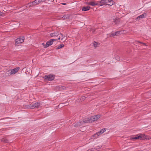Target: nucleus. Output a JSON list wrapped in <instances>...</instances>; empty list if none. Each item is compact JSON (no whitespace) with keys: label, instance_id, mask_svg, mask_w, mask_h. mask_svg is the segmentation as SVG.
<instances>
[{"label":"nucleus","instance_id":"1","mask_svg":"<svg viewBox=\"0 0 151 151\" xmlns=\"http://www.w3.org/2000/svg\"><path fill=\"white\" fill-rule=\"evenodd\" d=\"M150 139V138L149 137H148L144 134H139L132 138V139L133 140L136 139Z\"/></svg>","mask_w":151,"mask_h":151},{"label":"nucleus","instance_id":"2","mask_svg":"<svg viewBox=\"0 0 151 151\" xmlns=\"http://www.w3.org/2000/svg\"><path fill=\"white\" fill-rule=\"evenodd\" d=\"M113 1L112 0H101L100 2L101 6L107 5L111 6L113 4Z\"/></svg>","mask_w":151,"mask_h":151},{"label":"nucleus","instance_id":"3","mask_svg":"<svg viewBox=\"0 0 151 151\" xmlns=\"http://www.w3.org/2000/svg\"><path fill=\"white\" fill-rule=\"evenodd\" d=\"M55 77L54 75L50 74L45 76L43 77L46 81H51L53 80Z\"/></svg>","mask_w":151,"mask_h":151},{"label":"nucleus","instance_id":"4","mask_svg":"<svg viewBox=\"0 0 151 151\" xmlns=\"http://www.w3.org/2000/svg\"><path fill=\"white\" fill-rule=\"evenodd\" d=\"M24 39V37H20L17 38L15 40V44L17 45L23 42Z\"/></svg>","mask_w":151,"mask_h":151},{"label":"nucleus","instance_id":"5","mask_svg":"<svg viewBox=\"0 0 151 151\" xmlns=\"http://www.w3.org/2000/svg\"><path fill=\"white\" fill-rule=\"evenodd\" d=\"M106 129L105 128H104L98 132H96V134H95L94 135H93V137L95 138H97L99 136L104 133L106 131Z\"/></svg>","mask_w":151,"mask_h":151},{"label":"nucleus","instance_id":"6","mask_svg":"<svg viewBox=\"0 0 151 151\" xmlns=\"http://www.w3.org/2000/svg\"><path fill=\"white\" fill-rule=\"evenodd\" d=\"M19 69V67H17L15 68L12 69L11 70H9L8 71V72L9 73L10 75L11 74H14L17 73Z\"/></svg>","mask_w":151,"mask_h":151},{"label":"nucleus","instance_id":"7","mask_svg":"<svg viewBox=\"0 0 151 151\" xmlns=\"http://www.w3.org/2000/svg\"><path fill=\"white\" fill-rule=\"evenodd\" d=\"M24 107L25 109H34L35 108L33 103L27 105H24Z\"/></svg>","mask_w":151,"mask_h":151},{"label":"nucleus","instance_id":"8","mask_svg":"<svg viewBox=\"0 0 151 151\" xmlns=\"http://www.w3.org/2000/svg\"><path fill=\"white\" fill-rule=\"evenodd\" d=\"M56 40H55V39H51L49 40L46 42V47H48L49 46L52 45V44L53 42L56 41Z\"/></svg>","mask_w":151,"mask_h":151},{"label":"nucleus","instance_id":"9","mask_svg":"<svg viewBox=\"0 0 151 151\" xmlns=\"http://www.w3.org/2000/svg\"><path fill=\"white\" fill-rule=\"evenodd\" d=\"M100 115H97L96 116H93L90 117L91 119V121L92 122H93L96 121L97 120L99 119L100 117Z\"/></svg>","mask_w":151,"mask_h":151},{"label":"nucleus","instance_id":"10","mask_svg":"<svg viewBox=\"0 0 151 151\" xmlns=\"http://www.w3.org/2000/svg\"><path fill=\"white\" fill-rule=\"evenodd\" d=\"M147 15L146 13H144L138 16L136 18V20L140 19H141L145 18Z\"/></svg>","mask_w":151,"mask_h":151},{"label":"nucleus","instance_id":"11","mask_svg":"<svg viewBox=\"0 0 151 151\" xmlns=\"http://www.w3.org/2000/svg\"><path fill=\"white\" fill-rule=\"evenodd\" d=\"M83 123H91L92 122V121H91V119H90V118L85 119L83 120Z\"/></svg>","mask_w":151,"mask_h":151},{"label":"nucleus","instance_id":"12","mask_svg":"<svg viewBox=\"0 0 151 151\" xmlns=\"http://www.w3.org/2000/svg\"><path fill=\"white\" fill-rule=\"evenodd\" d=\"M33 103L35 108H39L40 106L42 105V103L41 102H39Z\"/></svg>","mask_w":151,"mask_h":151},{"label":"nucleus","instance_id":"13","mask_svg":"<svg viewBox=\"0 0 151 151\" xmlns=\"http://www.w3.org/2000/svg\"><path fill=\"white\" fill-rule=\"evenodd\" d=\"M36 5L34 1H32L31 2L29 3H28L27 6V7H32Z\"/></svg>","mask_w":151,"mask_h":151},{"label":"nucleus","instance_id":"14","mask_svg":"<svg viewBox=\"0 0 151 151\" xmlns=\"http://www.w3.org/2000/svg\"><path fill=\"white\" fill-rule=\"evenodd\" d=\"M87 4L90 5L92 6H94L97 5V3L95 1H91L86 3Z\"/></svg>","mask_w":151,"mask_h":151},{"label":"nucleus","instance_id":"15","mask_svg":"<svg viewBox=\"0 0 151 151\" xmlns=\"http://www.w3.org/2000/svg\"><path fill=\"white\" fill-rule=\"evenodd\" d=\"M83 124V122H82V121H80L74 125V127H78L81 126Z\"/></svg>","mask_w":151,"mask_h":151},{"label":"nucleus","instance_id":"16","mask_svg":"<svg viewBox=\"0 0 151 151\" xmlns=\"http://www.w3.org/2000/svg\"><path fill=\"white\" fill-rule=\"evenodd\" d=\"M90 7L89 6H83L82 7V10L83 11H86L89 10Z\"/></svg>","mask_w":151,"mask_h":151},{"label":"nucleus","instance_id":"17","mask_svg":"<svg viewBox=\"0 0 151 151\" xmlns=\"http://www.w3.org/2000/svg\"><path fill=\"white\" fill-rule=\"evenodd\" d=\"M1 141L3 142L8 143V140L6 138H4L1 139Z\"/></svg>","mask_w":151,"mask_h":151},{"label":"nucleus","instance_id":"18","mask_svg":"<svg viewBox=\"0 0 151 151\" xmlns=\"http://www.w3.org/2000/svg\"><path fill=\"white\" fill-rule=\"evenodd\" d=\"M101 148V146H98L97 147H95L94 148H92L91 149V150L90 151H94L96 150H98V149Z\"/></svg>","mask_w":151,"mask_h":151},{"label":"nucleus","instance_id":"19","mask_svg":"<svg viewBox=\"0 0 151 151\" xmlns=\"http://www.w3.org/2000/svg\"><path fill=\"white\" fill-rule=\"evenodd\" d=\"M120 21V19L118 18H116L114 20V22L116 24H117L119 23Z\"/></svg>","mask_w":151,"mask_h":151},{"label":"nucleus","instance_id":"20","mask_svg":"<svg viewBox=\"0 0 151 151\" xmlns=\"http://www.w3.org/2000/svg\"><path fill=\"white\" fill-rule=\"evenodd\" d=\"M58 35V34L56 33H52L50 34V36L52 37L54 36H57Z\"/></svg>","mask_w":151,"mask_h":151},{"label":"nucleus","instance_id":"21","mask_svg":"<svg viewBox=\"0 0 151 151\" xmlns=\"http://www.w3.org/2000/svg\"><path fill=\"white\" fill-rule=\"evenodd\" d=\"M64 45L63 44H61L60 45H59L58 47H57L56 49V50H58L60 48H61L63 47H64Z\"/></svg>","mask_w":151,"mask_h":151},{"label":"nucleus","instance_id":"22","mask_svg":"<svg viewBox=\"0 0 151 151\" xmlns=\"http://www.w3.org/2000/svg\"><path fill=\"white\" fill-rule=\"evenodd\" d=\"M115 33L116 34V35L117 36L118 35H119V34H120V33H122V31H116V32H115Z\"/></svg>","mask_w":151,"mask_h":151},{"label":"nucleus","instance_id":"23","mask_svg":"<svg viewBox=\"0 0 151 151\" xmlns=\"http://www.w3.org/2000/svg\"><path fill=\"white\" fill-rule=\"evenodd\" d=\"M69 18V16L68 15H64L62 17V18L64 19H67Z\"/></svg>","mask_w":151,"mask_h":151},{"label":"nucleus","instance_id":"24","mask_svg":"<svg viewBox=\"0 0 151 151\" xmlns=\"http://www.w3.org/2000/svg\"><path fill=\"white\" fill-rule=\"evenodd\" d=\"M99 45V43L96 42H94L93 43V45L94 47H96L97 45Z\"/></svg>","mask_w":151,"mask_h":151},{"label":"nucleus","instance_id":"25","mask_svg":"<svg viewBox=\"0 0 151 151\" xmlns=\"http://www.w3.org/2000/svg\"><path fill=\"white\" fill-rule=\"evenodd\" d=\"M34 1L35 2L36 5H38L40 3L39 0H35Z\"/></svg>","mask_w":151,"mask_h":151},{"label":"nucleus","instance_id":"26","mask_svg":"<svg viewBox=\"0 0 151 151\" xmlns=\"http://www.w3.org/2000/svg\"><path fill=\"white\" fill-rule=\"evenodd\" d=\"M136 42L140 43L142 44L143 43L142 42H139L138 41H136L135 42H134V44L135 45L136 44Z\"/></svg>","mask_w":151,"mask_h":151},{"label":"nucleus","instance_id":"27","mask_svg":"<svg viewBox=\"0 0 151 151\" xmlns=\"http://www.w3.org/2000/svg\"><path fill=\"white\" fill-rule=\"evenodd\" d=\"M115 59L116 60H119L120 59V57L119 56H116L115 57Z\"/></svg>","mask_w":151,"mask_h":151},{"label":"nucleus","instance_id":"28","mask_svg":"<svg viewBox=\"0 0 151 151\" xmlns=\"http://www.w3.org/2000/svg\"><path fill=\"white\" fill-rule=\"evenodd\" d=\"M115 36H116V35L115 33H111V34L110 35V37H111V36L113 37Z\"/></svg>","mask_w":151,"mask_h":151},{"label":"nucleus","instance_id":"29","mask_svg":"<svg viewBox=\"0 0 151 151\" xmlns=\"http://www.w3.org/2000/svg\"><path fill=\"white\" fill-rule=\"evenodd\" d=\"M42 45H43L44 46V48H47V47H46L47 46H46V44H45L44 43H42Z\"/></svg>","mask_w":151,"mask_h":151},{"label":"nucleus","instance_id":"30","mask_svg":"<svg viewBox=\"0 0 151 151\" xmlns=\"http://www.w3.org/2000/svg\"><path fill=\"white\" fill-rule=\"evenodd\" d=\"M85 98L86 97L85 96H83V97H82L81 99H80V100H84L85 99Z\"/></svg>","mask_w":151,"mask_h":151},{"label":"nucleus","instance_id":"31","mask_svg":"<svg viewBox=\"0 0 151 151\" xmlns=\"http://www.w3.org/2000/svg\"><path fill=\"white\" fill-rule=\"evenodd\" d=\"M60 35L62 36V37H61V40H63V35L62 34H60Z\"/></svg>","mask_w":151,"mask_h":151},{"label":"nucleus","instance_id":"32","mask_svg":"<svg viewBox=\"0 0 151 151\" xmlns=\"http://www.w3.org/2000/svg\"><path fill=\"white\" fill-rule=\"evenodd\" d=\"M40 3H41L45 1V0H39Z\"/></svg>","mask_w":151,"mask_h":151},{"label":"nucleus","instance_id":"33","mask_svg":"<svg viewBox=\"0 0 151 151\" xmlns=\"http://www.w3.org/2000/svg\"><path fill=\"white\" fill-rule=\"evenodd\" d=\"M6 73L8 75H10V74L8 72V71L6 72Z\"/></svg>","mask_w":151,"mask_h":151},{"label":"nucleus","instance_id":"34","mask_svg":"<svg viewBox=\"0 0 151 151\" xmlns=\"http://www.w3.org/2000/svg\"><path fill=\"white\" fill-rule=\"evenodd\" d=\"M61 4L63 5H65L66 4V3H62Z\"/></svg>","mask_w":151,"mask_h":151},{"label":"nucleus","instance_id":"35","mask_svg":"<svg viewBox=\"0 0 151 151\" xmlns=\"http://www.w3.org/2000/svg\"><path fill=\"white\" fill-rule=\"evenodd\" d=\"M60 36L57 39H56V40H60Z\"/></svg>","mask_w":151,"mask_h":151},{"label":"nucleus","instance_id":"36","mask_svg":"<svg viewBox=\"0 0 151 151\" xmlns=\"http://www.w3.org/2000/svg\"><path fill=\"white\" fill-rule=\"evenodd\" d=\"M143 45H146V43H143Z\"/></svg>","mask_w":151,"mask_h":151},{"label":"nucleus","instance_id":"37","mask_svg":"<svg viewBox=\"0 0 151 151\" xmlns=\"http://www.w3.org/2000/svg\"><path fill=\"white\" fill-rule=\"evenodd\" d=\"M1 12H0V15H2V14H1Z\"/></svg>","mask_w":151,"mask_h":151},{"label":"nucleus","instance_id":"38","mask_svg":"<svg viewBox=\"0 0 151 151\" xmlns=\"http://www.w3.org/2000/svg\"><path fill=\"white\" fill-rule=\"evenodd\" d=\"M150 96H151V95H150Z\"/></svg>","mask_w":151,"mask_h":151}]
</instances>
